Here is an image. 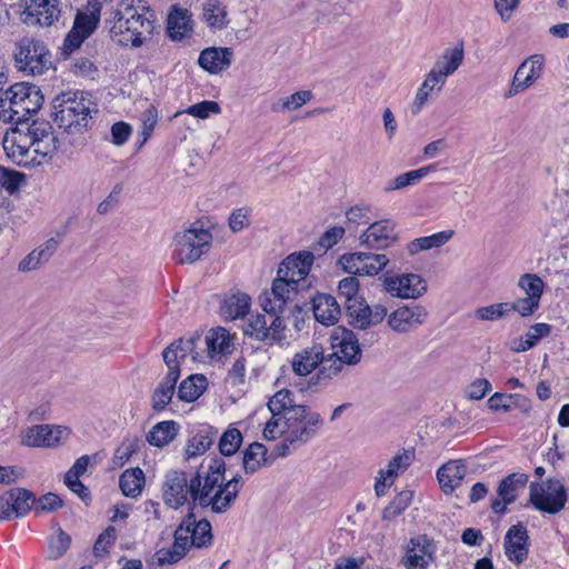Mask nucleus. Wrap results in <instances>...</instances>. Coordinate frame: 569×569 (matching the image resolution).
Wrapping results in <instances>:
<instances>
[{
	"label": "nucleus",
	"mask_w": 569,
	"mask_h": 569,
	"mask_svg": "<svg viewBox=\"0 0 569 569\" xmlns=\"http://www.w3.org/2000/svg\"><path fill=\"white\" fill-rule=\"evenodd\" d=\"M19 83L10 86L0 96V118L3 121L16 123L6 132L2 139L3 149L9 158L18 166L34 167L51 159L59 149V139L52 126L46 120L20 121L16 117L13 102H22L23 94L17 88Z\"/></svg>",
	"instance_id": "nucleus-1"
},
{
	"label": "nucleus",
	"mask_w": 569,
	"mask_h": 569,
	"mask_svg": "<svg viewBox=\"0 0 569 569\" xmlns=\"http://www.w3.org/2000/svg\"><path fill=\"white\" fill-rule=\"evenodd\" d=\"M315 260L312 251H300L289 254L279 266L277 278L272 281L270 290L259 297L261 308L271 311L286 305L293 295L307 288L301 284L306 281Z\"/></svg>",
	"instance_id": "nucleus-2"
},
{
	"label": "nucleus",
	"mask_w": 569,
	"mask_h": 569,
	"mask_svg": "<svg viewBox=\"0 0 569 569\" xmlns=\"http://www.w3.org/2000/svg\"><path fill=\"white\" fill-rule=\"evenodd\" d=\"M204 465L191 477V501L189 505L210 509L213 513H224L222 491L226 483V462L222 458H211L206 470Z\"/></svg>",
	"instance_id": "nucleus-3"
},
{
	"label": "nucleus",
	"mask_w": 569,
	"mask_h": 569,
	"mask_svg": "<svg viewBox=\"0 0 569 569\" xmlns=\"http://www.w3.org/2000/svg\"><path fill=\"white\" fill-rule=\"evenodd\" d=\"M113 19L110 27L111 39L123 47H140L154 28L153 20L140 13L129 0L119 2Z\"/></svg>",
	"instance_id": "nucleus-4"
},
{
	"label": "nucleus",
	"mask_w": 569,
	"mask_h": 569,
	"mask_svg": "<svg viewBox=\"0 0 569 569\" xmlns=\"http://www.w3.org/2000/svg\"><path fill=\"white\" fill-rule=\"evenodd\" d=\"M90 101L82 93L63 92L52 101V116L59 128L68 133H81L91 120Z\"/></svg>",
	"instance_id": "nucleus-5"
},
{
	"label": "nucleus",
	"mask_w": 569,
	"mask_h": 569,
	"mask_svg": "<svg viewBox=\"0 0 569 569\" xmlns=\"http://www.w3.org/2000/svg\"><path fill=\"white\" fill-rule=\"evenodd\" d=\"M283 425L289 443L306 445L318 435L323 426V419L319 412L302 405L289 410Z\"/></svg>",
	"instance_id": "nucleus-6"
},
{
	"label": "nucleus",
	"mask_w": 569,
	"mask_h": 569,
	"mask_svg": "<svg viewBox=\"0 0 569 569\" xmlns=\"http://www.w3.org/2000/svg\"><path fill=\"white\" fill-rule=\"evenodd\" d=\"M173 258L178 263H193L211 248L212 234L202 227H191L176 233Z\"/></svg>",
	"instance_id": "nucleus-7"
},
{
	"label": "nucleus",
	"mask_w": 569,
	"mask_h": 569,
	"mask_svg": "<svg viewBox=\"0 0 569 569\" xmlns=\"http://www.w3.org/2000/svg\"><path fill=\"white\" fill-rule=\"evenodd\" d=\"M51 56L42 41L23 39L14 52L16 66L31 76L42 74L51 64Z\"/></svg>",
	"instance_id": "nucleus-8"
},
{
	"label": "nucleus",
	"mask_w": 569,
	"mask_h": 569,
	"mask_svg": "<svg viewBox=\"0 0 569 569\" xmlns=\"http://www.w3.org/2000/svg\"><path fill=\"white\" fill-rule=\"evenodd\" d=\"M530 502L542 512L556 515L560 512L567 502V489L556 479H548L542 485H530Z\"/></svg>",
	"instance_id": "nucleus-9"
},
{
	"label": "nucleus",
	"mask_w": 569,
	"mask_h": 569,
	"mask_svg": "<svg viewBox=\"0 0 569 569\" xmlns=\"http://www.w3.org/2000/svg\"><path fill=\"white\" fill-rule=\"evenodd\" d=\"M389 262L385 253L351 252L339 258V266L345 272L355 276H376Z\"/></svg>",
	"instance_id": "nucleus-10"
},
{
	"label": "nucleus",
	"mask_w": 569,
	"mask_h": 569,
	"mask_svg": "<svg viewBox=\"0 0 569 569\" xmlns=\"http://www.w3.org/2000/svg\"><path fill=\"white\" fill-rule=\"evenodd\" d=\"M383 289L392 297L417 299L427 291V283L417 273L389 274L380 277Z\"/></svg>",
	"instance_id": "nucleus-11"
},
{
	"label": "nucleus",
	"mask_w": 569,
	"mask_h": 569,
	"mask_svg": "<svg viewBox=\"0 0 569 569\" xmlns=\"http://www.w3.org/2000/svg\"><path fill=\"white\" fill-rule=\"evenodd\" d=\"M21 20L29 26H51L61 13V0H20Z\"/></svg>",
	"instance_id": "nucleus-12"
},
{
	"label": "nucleus",
	"mask_w": 569,
	"mask_h": 569,
	"mask_svg": "<svg viewBox=\"0 0 569 569\" xmlns=\"http://www.w3.org/2000/svg\"><path fill=\"white\" fill-rule=\"evenodd\" d=\"M191 478L184 471L171 470L166 475L162 485L163 502L172 509H178L191 501Z\"/></svg>",
	"instance_id": "nucleus-13"
},
{
	"label": "nucleus",
	"mask_w": 569,
	"mask_h": 569,
	"mask_svg": "<svg viewBox=\"0 0 569 569\" xmlns=\"http://www.w3.org/2000/svg\"><path fill=\"white\" fill-rule=\"evenodd\" d=\"M349 323L360 330L381 323L387 317V308L382 305L370 307L363 298L351 300L345 305Z\"/></svg>",
	"instance_id": "nucleus-14"
},
{
	"label": "nucleus",
	"mask_w": 569,
	"mask_h": 569,
	"mask_svg": "<svg viewBox=\"0 0 569 569\" xmlns=\"http://www.w3.org/2000/svg\"><path fill=\"white\" fill-rule=\"evenodd\" d=\"M100 6H94L90 12L79 11L76 14L73 26L63 41V51L70 53L96 30L100 21Z\"/></svg>",
	"instance_id": "nucleus-15"
},
{
	"label": "nucleus",
	"mask_w": 569,
	"mask_h": 569,
	"mask_svg": "<svg viewBox=\"0 0 569 569\" xmlns=\"http://www.w3.org/2000/svg\"><path fill=\"white\" fill-rule=\"evenodd\" d=\"M34 495L24 488H13L0 497V519L23 517L34 503Z\"/></svg>",
	"instance_id": "nucleus-16"
},
{
	"label": "nucleus",
	"mask_w": 569,
	"mask_h": 569,
	"mask_svg": "<svg viewBox=\"0 0 569 569\" xmlns=\"http://www.w3.org/2000/svg\"><path fill=\"white\" fill-rule=\"evenodd\" d=\"M543 59L535 54L527 58L516 70L509 90L505 98H512L531 87L541 77Z\"/></svg>",
	"instance_id": "nucleus-17"
},
{
	"label": "nucleus",
	"mask_w": 569,
	"mask_h": 569,
	"mask_svg": "<svg viewBox=\"0 0 569 569\" xmlns=\"http://www.w3.org/2000/svg\"><path fill=\"white\" fill-rule=\"evenodd\" d=\"M529 546L530 539L523 523L518 522L507 530L503 538V550L510 562L521 565L528 557Z\"/></svg>",
	"instance_id": "nucleus-18"
},
{
	"label": "nucleus",
	"mask_w": 569,
	"mask_h": 569,
	"mask_svg": "<svg viewBox=\"0 0 569 569\" xmlns=\"http://www.w3.org/2000/svg\"><path fill=\"white\" fill-rule=\"evenodd\" d=\"M428 317L426 308L419 305L399 307L387 315L389 328L398 333H406L421 326Z\"/></svg>",
	"instance_id": "nucleus-19"
},
{
	"label": "nucleus",
	"mask_w": 569,
	"mask_h": 569,
	"mask_svg": "<svg viewBox=\"0 0 569 569\" xmlns=\"http://www.w3.org/2000/svg\"><path fill=\"white\" fill-rule=\"evenodd\" d=\"M528 481V476L521 472H513L503 478L498 486V498L491 501V510L495 513L503 515L507 506L516 501L518 491L523 489Z\"/></svg>",
	"instance_id": "nucleus-20"
},
{
	"label": "nucleus",
	"mask_w": 569,
	"mask_h": 569,
	"mask_svg": "<svg viewBox=\"0 0 569 569\" xmlns=\"http://www.w3.org/2000/svg\"><path fill=\"white\" fill-rule=\"evenodd\" d=\"M331 346L333 356L341 359L347 366H355L360 362L362 351L353 331L339 328V331L332 336Z\"/></svg>",
	"instance_id": "nucleus-21"
},
{
	"label": "nucleus",
	"mask_w": 569,
	"mask_h": 569,
	"mask_svg": "<svg viewBox=\"0 0 569 569\" xmlns=\"http://www.w3.org/2000/svg\"><path fill=\"white\" fill-rule=\"evenodd\" d=\"M396 224L391 220H380L371 223L360 236V244L371 249H386L397 241Z\"/></svg>",
	"instance_id": "nucleus-22"
},
{
	"label": "nucleus",
	"mask_w": 569,
	"mask_h": 569,
	"mask_svg": "<svg viewBox=\"0 0 569 569\" xmlns=\"http://www.w3.org/2000/svg\"><path fill=\"white\" fill-rule=\"evenodd\" d=\"M66 428L54 425H37L21 432V445L27 447H52L60 442Z\"/></svg>",
	"instance_id": "nucleus-23"
},
{
	"label": "nucleus",
	"mask_w": 569,
	"mask_h": 569,
	"mask_svg": "<svg viewBox=\"0 0 569 569\" xmlns=\"http://www.w3.org/2000/svg\"><path fill=\"white\" fill-rule=\"evenodd\" d=\"M200 341V335L196 333L189 338H180L170 343L162 351L163 361L167 366L176 367L180 369L181 362L191 356L192 360H196L199 353L196 351V345Z\"/></svg>",
	"instance_id": "nucleus-24"
},
{
	"label": "nucleus",
	"mask_w": 569,
	"mask_h": 569,
	"mask_svg": "<svg viewBox=\"0 0 569 569\" xmlns=\"http://www.w3.org/2000/svg\"><path fill=\"white\" fill-rule=\"evenodd\" d=\"M311 309L315 319L323 326H333L341 316L340 305L329 293H317L311 299Z\"/></svg>",
	"instance_id": "nucleus-25"
},
{
	"label": "nucleus",
	"mask_w": 569,
	"mask_h": 569,
	"mask_svg": "<svg viewBox=\"0 0 569 569\" xmlns=\"http://www.w3.org/2000/svg\"><path fill=\"white\" fill-rule=\"evenodd\" d=\"M17 88L23 94L24 100L22 102H13V107L16 108L13 113L16 117L20 118V121L30 122L31 114L38 112L42 107L44 101L43 94L37 86L24 82H20Z\"/></svg>",
	"instance_id": "nucleus-26"
},
{
	"label": "nucleus",
	"mask_w": 569,
	"mask_h": 569,
	"mask_svg": "<svg viewBox=\"0 0 569 569\" xmlns=\"http://www.w3.org/2000/svg\"><path fill=\"white\" fill-rule=\"evenodd\" d=\"M323 361V348L315 343L296 352L291 360V370L299 377L310 375Z\"/></svg>",
	"instance_id": "nucleus-27"
},
{
	"label": "nucleus",
	"mask_w": 569,
	"mask_h": 569,
	"mask_svg": "<svg viewBox=\"0 0 569 569\" xmlns=\"http://www.w3.org/2000/svg\"><path fill=\"white\" fill-rule=\"evenodd\" d=\"M194 508L189 505V512L182 519V525L189 527V536L191 538V545L196 548H207L212 543V529L211 523L207 519L197 520Z\"/></svg>",
	"instance_id": "nucleus-28"
},
{
	"label": "nucleus",
	"mask_w": 569,
	"mask_h": 569,
	"mask_svg": "<svg viewBox=\"0 0 569 569\" xmlns=\"http://www.w3.org/2000/svg\"><path fill=\"white\" fill-rule=\"evenodd\" d=\"M232 57L231 48L211 47L201 51L198 62L206 71L220 73L230 67Z\"/></svg>",
	"instance_id": "nucleus-29"
},
{
	"label": "nucleus",
	"mask_w": 569,
	"mask_h": 569,
	"mask_svg": "<svg viewBox=\"0 0 569 569\" xmlns=\"http://www.w3.org/2000/svg\"><path fill=\"white\" fill-rule=\"evenodd\" d=\"M465 58L463 44L459 43L455 47L446 48L442 53L436 59L431 68L437 74L446 81L447 78L453 74L461 66Z\"/></svg>",
	"instance_id": "nucleus-30"
},
{
	"label": "nucleus",
	"mask_w": 569,
	"mask_h": 569,
	"mask_svg": "<svg viewBox=\"0 0 569 569\" xmlns=\"http://www.w3.org/2000/svg\"><path fill=\"white\" fill-rule=\"evenodd\" d=\"M466 476V465L462 460H450L437 471V478L442 491L451 493Z\"/></svg>",
	"instance_id": "nucleus-31"
},
{
	"label": "nucleus",
	"mask_w": 569,
	"mask_h": 569,
	"mask_svg": "<svg viewBox=\"0 0 569 569\" xmlns=\"http://www.w3.org/2000/svg\"><path fill=\"white\" fill-rule=\"evenodd\" d=\"M489 409L493 411L509 412L518 409L521 412H529L531 410L530 400L519 393H493L487 401Z\"/></svg>",
	"instance_id": "nucleus-32"
},
{
	"label": "nucleus",
	"mask_w": 569,
	"mask_h": 569,
	"mask_svg": "<svg viewBox=\"0 0 569 569\" xmlns=\"http://www.w3.org/2000/svg\"><path fill=\"white\" fill-rule=\"evenodd\" d=\"M167 367L168 373L159 383L152 396V408L156 411L163 410L171 401L177 381L180 378V369H176V367L171 366Z\"/></svg>",
	"instance_id": "nucleus-33"
},
{
	"label": "nucleus",
	"mask_w": 569,
	"mask_h": 569,
	"mask_svg": "<svg viewBox=\"0 0 569 569\" xmlns=\"http://www.w3.org/2000/svg\"><path fill=\"white\" fill-rule=\"evenodd\" d=\"M251 298L244 292L226 295L220 306V315L226 320L243 318L250 309Z\"/></svg>",
	"instance_id": "nucleus-34"
},
{
	"label": "nucleus",
	"mask_w": 569,
	"mask_h": 569,
	"mask_svg": "<svg viewBox=\"0 0 569 569\" xmlns=\"http://www.w3.org/2000/svg\"><path fill=\"white\" fill-rule=\"evenodd\" d=\"M206 343L211 358L232 353L234 346L233 337L222 327L211 329L206 337Z\"/></svg>",
	"instance_id": "nucleus-35"
},
{
	"label": "nucleus",
	"mask_w": 569,
	"mask_h": 569,
	"mask_svg": "<svg viewBox=\"0 0 569 569\" xmlns=\"http://www.w3.org/2000/svg\"><path fill=\"white\" fill-rule=\"evenodd\" d=\"M167 24L169 37L174 41H180L191 30V14L187 9L172 7Z\"/></svg>",
	"instance_id": "nucleus-36"
},
{
	"label": "nucleus",
	"mask_w": 569,
	"mask_h": 569,
	"mask_svg": "<svg viewBox=\"0 0 569 569\" xmlns=\"http://www.w3.org/2000/svg\"><path fill=\"white\" fill-rule=\"evenodd\" d=\"M216 436L217 430L210 426L199 429L188 441L187 459L203 455L212 446Z\"/></svg>",
	"instance_id": "nucleus-37"
},
{
	"label": "nucleus",
	"mask_w": 569,
	"mask_h": 569,
	"mask_svg": "<svg viewBox=\"0 0 569 569\" xmlns=\"http://www.w3.org/2000/svg\"><path fill=\"white\" fill-rule=\"evenodd\" d=\"M551 326L548 323H535L520 338L515 339L510 349L513 352H525L533 348L541 338L549 336Z\"/></svg>",
	"instance_id": "nucleus-38"
},
{
	"label": "nucleus",
	"mask_w": 569,
	"mask_h": 569,
	"mask_svg": "<svg viewBox=\"0 0 569 569\" xmlns=\"http://www.w3.org/2000/svg\"><path fill=\"white\" fill-rule=\"evenodd\" d=\"M453 230H445L431 236L416 238L407 244V250L413 256L420 251L440 248L453 237Z\"/></svg>",
	"instance_id": "nucleus-39"
},
{
	"label": "nucleus",
	"mask_w": 569,
	"mask_h": 569,
	"mask_svg": "<svg viewBox=\"0 0 569 569\" xmlns=\"http://www.w3.org/2000/svg\"><path fill=\"white\" fill-rule=\"evenodd\" d=\"M437 168L436 163L428 164L425 167H420L416 170H411L405 173H401L393 179L389 180L385 187V191L390 192L395 190H400L409 186L417 184L422 178H425L430 172H433Z\"/></svg>",
	"instance_id": "nucleus-40"
},
{
	"label": "nucleus",
	"mask_w": 569,
	"mask_h": 569,
	"mask_svg": "<svg viewBox=\"0 0 569 569\" xmlns=\"http://www.w3.org/2000/svg\"><path fill=\"white\" fill-rule=\"evenodd\" d=\"M179 425L176 421H161L148 432L147 441L153 447L161 448L171 442L177 437Z\"/></svg>",
	"instance_id": "nucleus-41"
},
{
	"label": "nucleus",
	"mask_w": 569,
	"mask_h": 569,
	"mask_svg": "<svg viewBox=\"0 0 569 569\" xmlns=\"http://www.w3.org/2000/svg\"><path fill=\"white\" fill-rule=\"evenodd\" d=\"M202 18L211 29H224L228 26L227 9L220 0H208L203 3Z\"/></svg>",
	"instance_id": "nucleus-42"
},
{
	"label": "nucleus",
	"mask_w": 569,
	"mask_h": 569,
	"mask_svg": "<svg viewBox=\"0 0 569 569\" xmlns=\"http://www.w3.org/2000/svg\"><path fill=\"white\" fill-rule=\"evenodd\" d=\"M144 485V473L140 468H130L122 472L119 486L126 497H138Z\"/></svg>",
	"instance_id": "nucleus-43"
},
{
	"label": "nucleus",
	"mask_w": 569,
	"mask_h": 569,
	"mask_svg": "<svg viewBox=\"0 0 569 569\" xmlns=\"http://www.w3.org/2000/svg\"><path fill=\"white\" fill-rule=\"evenodd\" d=\"M207 388V379L203 375H191L181 381L178 388V398L181 401L192 402L197 400Z\"/></svg>",
	"instance_id": "nucleus-44"
},
{
	"label": "nucleus",
	"mask_w": 569,
	"mask_h": 569,
	"mask_svg": "<svg viewBox=\"0 0 569 569\" xmlns=\"http://www.w3.org/2000/svg\"><path fill=\"white\" fill-rule=\"evenodd\" d=\"M299 405L295 403L292 392L288 389L277 391L268 401V409L273 416H282L287 419L289 410L296 409Z\"/></svg>",
	"instance_id": "nucleus-45"
},
{
	"label": "nucleus",
	"mask_w": 569,
	"mask_h": 569,
	"mask_svg": "<svg viewBox=\"0 0 569 569\" xmlns=\"http://www.w3.org/2000/svg\"><path fill=\"white\" fill-rule=\"evenodd\" d=\"M267 448L259 442L251 443L243 452L242 465L247 473H254L267 462Z\"/></svg>",
	"instance_id": "nucleus-46"
},
{
	"label": "nucleus",
	"mask_w": 569,
	"mask_h": 569,
	"mask_svg": "<svg viewBox=\"0 0 569 569\" xmlns=\"http://www.w3.org/2000/svg\"><path fill=\"white\" fill-rule=\"evenodd\" d=\"M313 98L310 90H300L271 104L274 112L295 111Z\"/></svg>",
	"instance_id": "nucleus-47"
},
{
	"label": "nucleus",
	"mask_w": 569,
	"mask_h": 569,
	"mask_svg": "<svg viewBox=\"0 0 569 569\" xmlns=\"http://www.w3.org/2000/svg\"><path fill=\"white\" fill-rule=\"evenodd\" d=\"M269 318L268 315L257 313L251 316L248 321L247 327L243 329L244 335L253 337L259 341H264L269 339Z\"/></svg>",
	"instance_id": "nucleus-48"
},
{
	"label": "nucleus",
	"mask_w": 569,
	"mask_h": 569,
	"mask_svg": "<svg viewBox=\"0 0 569 569\" xmlns=\"http://www.w3.org/2000/svg\"><path fill=\"white\" fill-rule=\"evenodd\" d=\"M70 545L71 537L59 527L57 535L49 539L48 558L51 560L61 558L68 551Z\"/></svg>",
	"instance_id": "nucleus-49"
},
{
	"label": "nucleus",
	"mask_w": 569,
	"mask_h": 569,
	"mask_svg": "<svg viewBox=\"0 0 569 569\" xmlns=\"http://www.w3.org/2000/svg\"><path fill=\"white\" fill-rule=\"evenodd\" d=\"M242 443V435L237 428L227 429L219 440V451L229 457L238 451Z\"/></svg>",
	"instance_id": "nucleus-50"
},
{
	"label": "nucleus",
	"mask_w": 569,
	"mask_h": 569,
	"mask_svg": "<svg viewBox=\"0 0 569 569\" xmlns=\"http://www.w3.org/2000/svg\"><path fill=\"white\" fill-rule=\"evenodd\" d=\"M437 550V546L435 541L426 535H420L410 539L407 551L408 552H419L420 556L426 558L429 561H435V553Z\"/></svg>",
	"instance_id": "nucleus-51"
},
{
	"label": "nucleus",
	"mask_w": 569,
	"mask_h": 569,
	"mask_svg": "<svg viewBox=\"0 0 569 569\" xmlns=\"http://www.w3.org/2000/svg\"><path fill=\"white\" fill-rule=\"evenodd\" d=\"M518 286L520 289H522L526 293V297L538 299L540 301L545 283L535 273H525L520 277L518 281Z\"/></svg>",
	"instance_id": "nucleus-52"
},
{
	"label": "nucleus",
	"mask_w": 569,
	"mask_h": 569,
	"mask_svg": "<svg viewBox=\"0 0 569 569\" xmlns=\"http://www.w3.org/2000/svg\"><path fill=\"white\" fill-rule=\"evenodd\" d=\"M284 307L286 305H282L278 310L274 311L262 308V310L268 315L269 318V339H272L274 341H281L284 339L283 330L286 328V325L281 316L284 311Z\"/></svg>",
	"instance_id": "nucleus-53"
},
{
	"label": "nucleus",
	"mask_w": 569,
	"mask_h": 569,
	"mask_svg": "<svg viewBox=\"0 0 569 569\" xmlns=\"http://www.w3.org/2000/svg\"><path fill=\"white\" fill-rule=\"evenodd\" d=\"M412 500L411 491H401L395 499L383 509L382 518L385 520H391L399 516L403 510L408 508Z\"/></svg>",
	"instance_id": "nucleus-54"
},
{
	"label": "nucleus",
	"mask_w": 569,
	"mask_h": 569,
	"mask_svg": "<svg viewBox=\"0 0 569 569\" xmlns=\"http://www.w3.org/2000/svg\"><path fill=\"white\" fill-rule=\"evenodd\" d=\"M507 302L492 303L475 310V317L482 321H496L509 316Z\"/></svg>",
	"instance_id": "nucleus-55"
},
{
	"label": "nucleus",
	"mask_w": 569,
	"mask_h": 569,
	"mask_svg": "<svg viewBox=\"0 0 569 569\" xmlns=\"http://www.w3.org/2000/svg\"><path fill=\"white\" fill-rule=\"evenodd\" d=\"M345 234L342 227H332L327 230L319 240L312 246V249L318 254L326 252L328 249L333 247Z\"/></svg>",
	"instance_id": "nucleus-56"
},
{
	"label": "nucleus",
	"mask_w": 569,
	"mask_h": 569,
	"mask_svg": "<svg viewBox=\"0 0 569 569\" xmlns=\"http://www.w3.org/2000/svg\"><path fill=\"white\" fill-rule=\"evenodd\" d=\"M411 462V453L405 451L402 453L396 455L388 463L387 469H382L379 471L381 478L383 479H393L399 470H405Z\"/></svg>",
	"instance_id": "nucleus-57"
},
{
	"label": "nucleus",
	"mask_w": 569,
	"mask_h": 569,
	"mask_svg": "<svg viewBox=\"0 0 569 569\" xmlns=\"http://www.w3.org/2000/svg\"><path fill=\"white\" fill-rule=\"evenodd\" d=\"M345 366L347 365L342 362L341 359L335 357L333 353L329 355L328 358L323 356V361L320 363L317 379H332L342 371Z\"/></svg>",
	"instance_id": "nucleus-58"
},
{
	"label": "nucleus",
	"mask_w": 569,
	"mask_h": 569,
	"mask_svg": "<svg viewBox=\"0 0 569 569\" xmlns=\"http://www.w3.org/2000/svg\"><path fill=\"white\" fill-rule=\"evenodd\" d=\"M184 112L199 119H207L210 114H219L221 108L216 101L203 100L190 106Z\"/></svg>",
	"instance_id": "nucleus-59"
},
{
	"label": "nucleus",
	"mask_w": 569,
	"mask_h": 569,
	"mask_svg": "<svg viewBox=\"0 0 569 569\" xmlns=\"http://www.w3.org/2000/svg\"><path fill=\"white\" fill-rule=\"evenodd\" d=\"M540 301L529 297L519 298L516 301L507 302L509 313L515 311L521 317H529L533 315L539 308Z\"/></svg>",
	"instance_id": "nucleus-60"
},
{
	"label": "nucleus",
	"mask_w": 569,
	"mask_h": 569,
	"mask_svg": "<svg viewBox=\"0 0 569 569\" xmlns=\"http://www.w3.org/2000/svg\"><path fill=\"white\" fill-rule=\"evenodd\" d=\"M359 292V281L356 277H347L339 281L338 293L345 298V305L351 302V300H358L361 297Z\"/></svg>",
	"instance_id": "nucleus-61"
},
{
	"label": "nucleus",
	"mask_w": 569,
	"mask_h": 569,
	"mask_svg": "<svg viewBox=\"0 0 569 569\" xmlns=\"http://www.w3.org/2000/svg\"><path fill=\"white\" fill-rule=\"evenodd\" d=\"M34 512L41 513V512H52L58 510L63 506V500L53 492H48L43 496H41L39 499H36L34 503Z\"/></svg>",
	"instance_id": "nucleus-62"
},
{
	"label": "nucleus",
	"mask_w": 569,
	"mask_h": 569,
	"mask_svg": "<svg viewBox=\"0 0 569 569\" xmlns=\"http://www.w3.org/2000/svg\"><path fill=\"white\" fill-rule=\"evenodd\" d=\"M23 178V173L0 167V187L4 188L10 193L19 189Z\"/></svg>",
	"instance_id": "nucleus-63"
},
{
	"label": "nucleus",
	"mask_w": 569,
	"mask_h": 569,
	"mask_svg": "<svg viewBox=\"0 0 569 569\" xmlns=\"http://www.w3.org/2000/svg\"><path fill=\"white\" fill-rule=\"evenodd\" d=\"M117 537L116 529L108 527L96 540L93 545V553L96 557H102L109 552V548L114 542Z\"/></svg>",
	"instance_id": "nucleus-64"
}]
</instances>
